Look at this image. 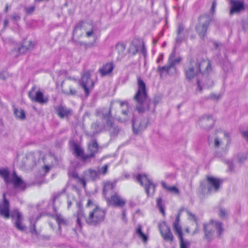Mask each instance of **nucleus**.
<instances>
[{
  "mask_svg": "<svg viewBox=\"0 0 248 248\" xmlns=\"http://www.w3.org/2000/svg\"><path fill=\"white\" fill-rule=\"evenodd\" d=\"M137 85L138 90L133 97L136 102L135 109L139 113H143L152 108L154 112L156 104L151 107L152 101L148 98L145 83L140 77L137 78Z\"/></svg>",
  "mask_w": 248,
  "mask_h": 248,
  "instance_id": "1",
  "label": "nucleus"
},
{
  "mask_svg": "<svg viewBox=\"0 0 248 248\" xmlns=\"http://www.w3.org/2000/svg\"><path fill=\"white\" fill-rule=\"evenodd\" d=\"M105 215V211L98 206L91 209L87 217L85 216L83 211L79 209L77 213V223L81 226L82 221L85 220L89 225L97 226L104 221Z\"/></svg>",
  "mask_w": 248,
  "mask_h": 248,
  "instance_id": "2",
  "label": "nucleus"
},
{
  "mask_svg": "<svg viewBox=\"0 0 248 248\" xmlns=\"http://www.w3.org/2000/svg\"><path fill=\"white\" fill-rule=\"evenodd\" d=\"M203 227L204 232L203 239L208 243H210L214 239L215 232L217 236L219 238L224 232L222 223L213 219L204 223Z\"/></svg>",
  "mask_w": 248,
  "mask_h": 248,
  "instance_id": "3",
  "label": "nucleus"
},
{
  "mask_svg": "<svg viewBox=\"0 0 248 248\" xmlns=\"http://www.w3.org/2000/svg\"><path fill=\"white\" fill-rule=\"evenodd\" d=\"M185 72L186 78L189 81H191L195 77H197L194 85L196 87V92L201 93L202 88V82L200 79L201 75L199 74L200 73L199 67H198V64L195 60L192 59L185 66Z\"/></svg>",
  "mask_w": 248,
  "mask_h": 248,
  "instance_id": "4",
  "label": "nucleus"
},
{
  "mask_svg": "<svg viewBox=\"0 0 248 248\" xmlns=\"http://www.w3.org/2000/svg\"><path fill=\"white\" fill-rule=\"evenodd\" d=\"M222 181L218 178L207 176L206 182H202L200 189L203 194L217 192L220 188Z\"/></svg>",
  "mask_w": 248,
  "mask_h": 248,
  "instance_id": "5",
  "label": "nucleus"
},
{
  "mask_svg": "<svg viewBox=\"0 0 248 248\" xmlns=\"http://www.w3.org/2000/svg\"><path fill=\"white\" fill-rule=\"evenodd\" d=\"M118 106L120 108H124V109L122 110V116L119 117L118 121L122 123L128 121L130 116L129 115L128 103L126 101H112L110 103V106L108 109L103 108L101 111L107 113H108V112H109V116H110V111L114 107Z\"/></svg>",
  "mask_w": 248,
  "mask_h": 248,
  "instance_id": "6",
  "label": "nucleus"
},
{
  "mask_svg": "<svg viewBox=\"0 0 248 248\" xmlns=\"http://www.w3.org/2000/svg\"><path fill=\"white\" fill-rule=\"evenodd\" d=\"M137 180L141 186L144 187L146 192L148 196L153 195L155 185L146 174H139L137 176Z\"/></svg>",
  "mask_w": 248,
  "mask_h": 248,
  "instance_id": "7",
  "label": "nucleus"
},
{
  "mask_svg": "<svg viewBox=\"0 0 248 248\" xmlns=\"http://www.w3.org/2000/svg\"><path fill=\"white\" fill-rule=\"evenodd\" d=\"M210 22V19L208 16H202L199 17L196 30L201 38H205Z\"/></svg>",
  "mask_w": 248,
  "mask_h": 248,
  "instance_id": "8",
  "label": "nucleus"
},
{
  "mask_svg": "<svg viewBox=\"0 0 248 248\" xmlns=\"http://www.w3.org/2000/svg\"><path fill=\"white\" fill-rule=\"evenodd\" d=\"M0 177H1L7 186L16 187V171L10 174L7 168L0 169Z\"/></svg>",
  "mask_w": 248,
  "mask_h": 248,
  "instance_id": "9",
  "label": "nucleus"
},
{
  "mask_svg": "<svg viewBox=\"0 0 248 248\" xmlns=\"http://www.w3.org/2000/svg\"><path fill=\"white\" fill-rule=\"evenodd\" d=\"M80 85L84 89L86 95H88L93 89L94 84L91 79V75L89 71L85 72L82 75Z\"/></svg>",
  "mask_w": 248,
  "mask_h": 248,
  "instance_id": "10",
  "label": "nucleus"
},
{
  "mask_svg": "<svg viewBox=\"0 0 248 248\" xmlns=\"http://www.w3.org/2000/svg\"><path fill=\"white\" fill-rule=\"evenodd\" d=\"M99 178V173L97 170L92 169H89L85 170L83 173V178L79 179L81 184L85 187L86 182L90 180L95 181Z\"/></svg>",
  "mask_w": 248,
  "mask_h": 248,
  "instance_id": "11",
  "label": "nucleus"
},
{
  "mask_svg": "<svg viewBox=\"0 0 248 248\" xmlns=\"http://www.w3.org/2000/svg\"><path fill=\"white\" fill-rule=\"evenodd\" d=\"M107 203L109 205L123 208L126 204V201L117 193L111 195L110 198H106Z\"/></svg>",
  "mask_w": 248,
  "mask_h": 248,
  "instance_id": "12",
  "label": "nucleus"
},
{
  "mask_svg": "<svg viewBox=\"0 0 248 248\" xmlns=\"http://www.w3.org/2000/svg\"><path fill=\"white\" fill-rule=\"evenodd\" d=\"M0 216L4 219L10 217V204L5 193L2 194V199H0Z\"/></svg>",
  "mask_w": 248,
  "mask_h": 248,
  "instance_id": "13",
  "label": "nucleus"
},
{
  "mask_svg": "<svg viewBox=\"0 0 248 248\" xmlns=\"http://www.w3.org/2000/svg\"><path fill=\"white\" fill-rule=\"evenodd\" d=\"M230 5L229 14L231 16L234 14H239L245 10V4L243 0H230Z\"/></svg>",
  "mask_w": 248,
  "mask_h": 248,
  "instance_id": "14",
  "label": "nucleus"
},
{
  "mask_svg": "<svg viewBox=\"0 0 248 248\" xmlns=\"http://www.w3.org/2000/svg\"><path fill=\"white\" fill-rule=\"evenodd\" d=\"M101 113L102 117L106 121V124L108 127V131L110 135L113 136H116L120 131V128L118 126L113 125V122L110 116H109V112L107 113L101 111Z\"/></svg>",
  "mask_w": 248,
  "mask_h": 248,
  "instance_id": "15",
  "label": "nucleus"
},
{
  "mask_svg": "<svg viewBox=\"0 0 248 248\" xmlns=\"http://www.w3.org/2000/svg\"><path fill=\"white\" fill-rule=\"evenodd\" d=\"M214 122L212 115L205 114L200 118L199 124L202 128L209 130L213 127Z\"/></svg>",
  "mask_w": 248,
  "mask_h": 248,
  "instance_id": "16",
  "label": "nucleus"
},
{
  "mask_svg": "<svg viewBox=\"0 0 248 248\" xmlns=\"http://www.w3.org/2000/svg\"><path fill=\"white\" fill-rule=\"evenodd\" d=\"M148 120L145 118L137 119L134 118L132 120V127L133 132L135 134H138L144 130L147 126Z\"/></svg>",
  "mask_w": 248,
  "mask_h": 248,
  "instance_id": "17",
  "label": "nucleus"
},
{
  "mask_svg": "<svg viewBox=\"0 0 248 248\" xmlns=\"http://www.w3.org/2000/svg\"><path fill=\"white\" fill-rule=\"evenodd\" d=\"M159 230L163 239L167 242L172 243L174 237L170 227L164 223L159 225Z\"/></svg>",
  "mask_w": 248,
  "mask_h": 248,
  "instance_id": "18",
  "label": "nucleus"
},
{
  "mask_svg": "<svg viewBox=\"0 0 248 248\" xmlns=\"http://www.w3.org/2000/svg\"><path fill=\"white\" fill-rule=\"evenodd\" d=\"M195 61L197 62L200 73L202 72L203 74L211 71V64L209 60L199 58Z\"/></svg>",
  "mask_w": 248,
  "mask_h": 248,
  "instance_id": "19",
  "label": "nucleus"
},
{
  "mask_svg": "<svg viewBox=\"0 0 248 248\" xmlns=\"http://www.w3.org/2000/svg\"><path fill=\"white\" fill-rule=\"evenodd\" d=\"M35 89V87H32L31 90L29 92V96L31 99L33 101H35L40 104L46 103L48 101L47 98H44L43 93L40 91H37L34 93V90Z\"/></svg>",
  "mask_w": 248,
  "mask_h": 248,
  "instance_id": "20",
  "label": "nucleus"
},
{
  "mask_svg": "<svg viewBox=\"0 0 248 248\" xmlns=\"http://www.w3.org/2000/svg\"><path fill=\"white\" fill-rule=\"evenodd\" d=\"M87 26H88L89 27V30L86 31V36L88 37L92 36L93 34V27L92 24H89L88 23L84 24L79 23L78 25H77L74 30L73 35L77 34L78 31H80L82 28H85L84 30L86 31L87 29Z\"/></svg>",
  "mask_w": 248,
  "mask_h": 248,
  "instance_id": "21",
  "label": "nucleus"
},
{
  "mask_svg": "<svg viewBox=\"0 0 248 248\" xmlns=\"http://www.w3.org/2000/svg\"><path fill=\"white\" fill-rule=\"evenodd\" d=\"M98 150V144L95 140L93 141L92 143L88 145V151L90 154L84 155L82 156V159L84 161L87 160L88 159L94 157L96 153Z\"/></svg>",
  "mask_w": 248,
  "mask_h": 248,
  "instance_id": "22",
  "label": "nucleus"
},
{
  "mask_svg": "<svg viewBox=\"0 0 248 248\" xmlns=\"http://www.w3.org/2000/svg\"><path fill=\"white\" fill-rule=\"evenodd\" d=\"M228 137V134L225 132H219L215 137L213 143L215 148H219L223 144V140L226 137Z\"/></svg>",
  "mask_w": 248,
  "mask_h": 248,
  "instance_id": "23",
  "label": "nucleus"
},
{
  "mask_svg": "<svg viewBox=\"0 0 248 248\" xmlns=\"http://www.w3.org/2000/svg\"><path fill=\"white\" fill-rule=\"evenodd\" d=\"M181 212L182 210H179L177 215L176 216L175 220L172 225L173 229L175 234L177 235L178 237L183 235L182 227L180 224V217Z\"/></svg>",
  "mask_w": 248,
  "mask_h": 248,
  "instance_id": "24",
  "label": "nucleus"
},
{
  "mask_svg": "<svg viewBox=\"0 0 248 248\" xmlns=\"http://www.w3.org/2000/svg\"><path fill=\"white\" fill-rule=\"evenodd\" d=\"M173 63L170 64L168 63V65L164 66H158L157 71L159 73L160 76L162 77L165 76L167 74L172 75L175 72L172 71Z\"/></svg>",
  "mask_w": 248,
  "mask_h": 248,
  "instance_id": "25",
  "label": "nucleus"
},
{
  "mask_svg": "<svg viewBox=\"0 0 248 248\" xmlns=\"http://www.w3.org/2000/svg\"><path fill=\"white\" fill-rule=\"evenodd\" d=\"M23 216L22 214L16 210V229L22 232H25L26 226L23 224Z\"/></svg>",
  "mask_w": 248,
  "mask_h": 248,
  "instance_id": "26",
  "label": "nucleus"
},
{
  "mask_svg": "<svg viewBox=\"0 0 248 248\" xmlns=\"http://www.w3.org/2000/svg\"><path fill=\"white\" fill-rule=\"evenodd\" d=\"M114 68L112 63H107L100 68L99 72L102 77H104L110 74Z\"/></svg>",
  "mask_w": 248,
  "mask_h": 248,
  "instance_id": "27",
  "label": "nucleus"
},
{
  "mask_svg": "<svg viewBox=\"0 0 248 248\" xmlns=\"http://www.w3.org/2000/svg\"><path fill=\"white\" fill-rule=\"evenodd\" d=\"M58 115L61 118L68 116L71 113V110L63 106H60L56 108Z\"/></svg>",
  "mask_w": 248,
  "mask_h": 248,
  "instance_id": "28",
  "label": "nucleus"
},
{
  "mask_svg": "<svg viewBox=\"0 0 248 248\" xmlns=\"http://www.w3.org/2000/svg\"><path fill=\"white\" fill-rule=\"evenodd\" d=\"M34 46V43L31 41H26L24 42L23 45L18 47V51L19 53H24L28 50L32 49Z\"/></svg>",
  "mask_w": 248,
  "mask_h": 248,
  "instance_id": "29",
  "label": "nucleus"
},
{
  "mask_svg": "<svg viewBox=\"0 0 248 248\" xmlns=\"http://www.w3.org/2000/svg\"><path fill=\"white\" fill-rule=\"evenodd\" d=\"M54 218L59 225V230L61 231V226L66 225L67 220L60 214H56Z\"/></svg>",
  "mask_w": 248,
  "mask_h": 248,
  "instance_id": "30",
  "label": "nucleus"
},
{
  "mask_svg": "<svg viewBox=\"0 0 248 248\" xmlns=\"http://www.w3.org/2000/svg\"><path fill=\"white\" fill-rule=\"evenodd\" d=\"M161 185L164 189H165L167 191H169L170 193H173L176 195H178L179 194V190L178 188H177L175 186H168L167 184L162 181L161 183Z\"/></svg>",
  "mask_w": 248,
  "mask_h": 248,
  "instance_id": "31",
  "label": "nucleus"
},
{
  "mask_svg": "<svg viewBox=\"0 0 248 248\" xmlns=\"http://www.w3.org/2000/svg\"><path fill=\"white\" fill-rule=\"evenodd\" d=\"M26 187V183L20 177L16 175V193L17 191H24Z\"/></svg>",
  "mask_w": 248,
  "mask_h": 248,
  "instance_id": "32",
  "label": "nucleus"
},
{
  "mask_svg": "<svg viewBox=\"0 0 248 248\" xmlns=\"http://www.w3.org/2000/svg\"><path fill=\"white\" fill-rule=\"evenodd\" d=\"M174 57V54L172 53L169 58L168 63L169 64H170L171 62L173 63V72H176V67H175V65L176 64H178L180 61H181V58L180 57H178L174 60H173Z\"/></svg>",
  "mask_w": 248,
  "mask_h": 248,
  "instance_id": "33",
  "label": "nucleus"
},
{
  "mask_svg": "<svg viewBox=\"0 0 248 248\" xmlns=\"http://www.w3.org/2000/svg\"><path fill=\"white\" fill-rule=\"evenodd\" d=\"M136 232L139 237L144 242H146L147 241L148 237L142 232L141 225H138L136 228Z\"/></svg>",
  "mask_w": 248,
  "mask_h": 248,
  "instance_id": "34",
  "label": "nucleus"
},
{
  "mask_svg": "<svg viewBox=\"0 0 248 248\" xmlns=\"http://www.w3.org/2000/svg\"><path fill=\"white\" fill-rule=\"evenodd\" d=\"M180 241V248H189L190 246V243L188 240L184 239L183 235L178 237Z\"/></svg>",
  "mask_w": 248,
  "mask_h": 248,
  "instance_id": "35",
  "label": "nucleus"
},
{
  "mask_svg": "<svg viewBox=\"0 0 248 248\" xmlns=\"http://www.w3.org/2000/svg\"><path fill=\"white\" fill-rule=\"evenodd\" d=\"M236 158L239 163H242L248 159V155L245 153H239L236 156Z\"/></svg>",
  "mask_w": 248,
  "mask_h": 248,
  "instance_id": "36",
  "label": "nucleus"
},
{
  "mask_svg": "<svg viewBox=\"0 0 248 248\" xmlns=\"http://www.w3.org/2000/svg\"><path fill=\"white\" fill-rule=\"evenodd\" d=\"M114 187V185L111 182H107L104 185L103 193L104 195L109 190H112Z\"/></svg>",
  "mask_w": 248,
  "mask_h": 248,
  "instance_id": "37",
  "label": "nucleus"
},
{
  "mask_svg": "<svg viewBox=\"0 0 248 248\" xmlns=\"http://www.w3.org/2000/svg\"><path fill=\"white\" fill-rule=\"evenodd\" d=\"M74 153L77 156H80L82 158V156L84 155L83 150L78 145L75 144L74 146Z\"/></svg>",
  "mask_w": 248,
  "mask_h": 248,
  "instance_id": "38",
  "label": "nucleus"
},
{
  "mask_svg": "<svg viewBox=\"0 0 248 248\" xmlns=\"http://www.w3.org/2000/svg\"><path fill=\"white\" fill-rule=\"evenodd\" d=\"M125 49V45L123 44H118L116 46V50L121 56H123Z\"/></svg>",
  "mask_w": 248,
  "mask_h": 248,
  "instance_id": "39",
  "label": "nucleus"
},
{
  "mask_svg": "<svg viewBox=\"0 0 248 248\" xmlns=\"http://www.w3.org/2000/svg\"><path fill=\"white\" fill-rule=\"evenodd\" d=\"M108 164H106L102 167H98L97 168V172L99 173V175L100 176V174L106 175L108 172Z\"/></svg>",
  "mask_w": 248,
  "mask_h": 248,
  "instance_id": "40",
  "label": "nucleus"
},
{
  "mask_svg": "<svg viewBox=\"0 0 248 248\" xmlns=\"http://www.w3.org/2000/svg\"><path fill=\"white\" fill-rule=\"evenodd\" d=\"M31 225L30 227V232L32 234V235L38 236L39 235V233L36 231L35 229V223L32 224V222L31 219Z\"/></svg>",
  "mask_w": 248,
  "mask_h": 248,
  "instance_id": "41",
  "label": "nucleus"
},
{
  "mask_svg": "<svg viewBox=\"0 0 248 248\" xmlns=\"http://www.w3.org/2000/svg\"><path fill=\"white\" fill-rule=\"evenodd\" d=\"M157 205L159 209L160 212L163 215H165V210L164 209L163 204L162 203V200L161 198H158L156 200Z\"/></svg>",
  "mask_w": 248,
  "mask_h": 248,
  "instance_id": "42",
  "label": "nucleus"
},
{
  "mask_svg": "<svg viewBox=\"0 0 248 248\" xmlns=\"http://www.w3.org/2000/svg\"><path fill=\"white\" fill-rule=\"evenodd\" d=\"M62 92L67 94V95H75L77 93V91L76 90L74 89L72 87H69V92L67 90H62Z\"/></svg>",
  "mask_w": 248,
  "mask_h": 248,
  "instance_id": "43",
  "label": "nucleus"
},
{
  "mask_svg": "<svg viewBox=\"0 0 248 248\" xmlns=\"http://www.w3.org/2000/svg\"><path fill=\"white\" fill-rule=\"evenodd\" d=\"M129 52L132 53L133 55L136 54L139 51L137 47L134 44H131L129 47Z\"/></svg>",
  "mask_w": 248,
  "mask_h": 248,
  "instance_id": "44",
  "label": "nucleus"
},
{
  "mask_svg": "<svg viewBox=\"0 0 248 248\" xmlns=\"http://www.w3.org/2000/svg\"><path fill=\"white\" fill-rule=\"evenodd\" d=\"M242 24L243 29L246 31H248V17L242 20Z\"/></svg>",
  "mask_w": 248,
  "mask_h": 248,
  "instance_id": "45",
  "label": "nucleus"
},
{
  "mask_svg": "<svg viewBox=\"0 0 248 248\" xmlns=\"http://www.w3.org/2000/svg\"><path fill=\"white\" fill-rule=\"evenodd\" d=\"M18 114V117L23 120H24L26 118V115L24 111L23 110H20L19 111H17V110L16 109V114Z\"/></svg>",
  "mask_w": 248,
  "mask_h": 248,
  "instance_id": "46",
  "label": "nucleus"
},
{
  "mask_svg": "<svg viewBox=\"0 0 248 248\" xmlns=\"http://www.w3.org/2000/svg\"><path fill=\"white\" fill-rule=\"evenodd\" d=\"M227 215V211L224 208H220L219 212V216L220 217L223 218L225 217Z\"/></svg>",
  "mask_w": 248,
  "mask_h": 248,
  "instance_id": "47",
  "label": "nucleus"
},
{
  "mask_svg": "<svg viewBox=\"0 0 248 248\" xmlns=\"http://www.w3.org/2000/svg\"><path fill=\"white\" fill-rule=\"evenodd\" d=\"M71 176L77 179V182L81 184V182L79 181V179L83 178V175L81 177H79L78 174L76 172H73L71 174Z\"/></svg>",
  "mask_w": 248,
  "mask_h": 248,
  "instance_id": "48",
  "label": "nucleus"
},
{
  "mask_svg": "<svg viewBox=\"0 0 248 248\" xmlns=\"http://www.w3.org/2000/svg\"><path fill=\"white\" fill-rule=\"evenodd\" d=\"M186 212L188 216V218L189 219L193 220L195 223L196 222H198L197 220V218L194 214H193L192 213H191L190 211H189L188 210L186 211Z\"/></svg>",
  "mask_w": 248,
  "mask_h": 248,
  "instance_id": "49",
  "label": "nucleus"
},
{
  "mask_svg": "<svg viewBox=\"0 0 248 248\" xmlns=\"http://www.w3.org/2000/svg\"><path fill=\"white\" fill-rule=\"evenodd\" d=\"M35 8V7L34 6H31L28 7H26L25 8V11L28 14H31L34 12Z\"/></svg>",
  "mask_w": 248,
  "mask_h": 248,
  "instance_id": "50",
  "label": "nucleus"
},
{
  "mask_svg": "<svg viewBox=\"0 0 248 248\" xmlns=\"http://www.w3.org/2000/svg\"><path fill=\"white\" fill-rule=\"evenodd\" d=\"M220 97L221 96L219 95H217V94H211L209 95V98L210 99H212L213 100H218V99H220Z\"/></svg>",
  "mask_w": 248,
  "mask_h": 248,
  "instance_id": "51",
  "label": "nucleus"
},
{
  "mask_svg": "<svg viewBox=\"0 0 248 248\" xmlns=\"http://www.w3.org/2000/svg\"><path fill=\"white\" fill-rule=\"evenodd\" d=\"M184 30V27L182 24H179L177 30V35L179 36Z\"/></svg>",
  "mask_w": 248,
  "mask_h": 248,
  "instance_id": "52",
  "label": "nucleus"
},
{
  "mask_svg": "<svg viewBox=\"0 0 248 248\" xmlns=\"http://www.w3.org/2000/svg\"><path fill=\"white\" fill-rule=\"evenodd\" d=\"M213 85V81L210 79H208L206 81V82L204 83L203 84L204 86L207 87V88L212 86Z\"/></svg>",
  "mask_w": 248,
  "mask_h": 248,
  "instance_id": "53",
  "label": "nucleus"
},
{
  "mask_svg": "<svg viewBox=\"0 0 248 248\" xmlns=\"http://www.w3.org/2000/svg\"><path fill=\"white\" fill-rule=\"evenodd\" d=\"M242 135L243 137L246 140V141L248 142V130L243 131L242 133Z\"/></svg>",
  "mask_w": 248,
  "mask_h": 248,
  "instance_id": "54",
  "label": "nucleus"
},
{
  "mask_svg": "<svg viewBox=\"0 0 248 248\" xmlns=\"http://www.w3.org/2000/svg\"><path fill=\"white\" fill-rule=\"evenodd\" d=\"M227 164H228V167H229L230 170H231V171L233 170L234 168V164H233V163L230 161H229L227 162Z\"/></svg>",
  "mask_w": 248,
  "mask_h": 248,
  "instance_id": "55",
  "label": "nucleus"
},
{
  "mask_svg": "<svg viewBox=\"0 0 248 248\" xmlns=\"http://www.w3.org/2000/svg\"><path fill=\"white\" fill-rule=\"evenodd\" d=\"M195 224H196V228H195V230L192 232V235H195L196 233H199V232L200 231V229H199V227L198 222H196L195 223Z\"/></svg>",
  "mask_w": 248,
  "mask_h": 248,
  "instance_id": "56",
  "label": "nucleus"
},
{
  "mask_svg": "<svg viewBox=\"0 0 248 248\" xmlns=\"http://www.w3.org/2000/svg\"><path fill=\"white\" fill-rule=\"evenodd\" d=\"M183 37L181 36V34L178 36L176 38V42L177 43H180L183 40Z\"/></svg>",
  "mask_w": 248,
  "mask_h": 248,
  "instance_id": "57",
  "label": "nucleus"
},
{
  "mask_svg": "<svg viewBox=\"0 0 248 248\" xmlns=\"http://www.w3.org/2000/svg\"><path fill=\"white\" fill-rule=\"evenodd\" d=\"M122 219L126 222L127 221V219L126 218V213L125 211L123 210L122 213Z\"/></svg>",
  "mask_w": 248,
  "mask_h": 248,
  "instance_id": "58",
  "label": "nucleus"
},
{
  "mask_svg": "<svg viewBox=\"0 0 248 248\" xmlns=\"http://www.w3.org/2000/svg\"><path fill=\"white\" fill-rule=\"evenodd\" d=\"M93 201L89 199L88 201V202L87 203L86 206L87 207H90V206H93Z\"/></svg>",
  "mask_w": 248,
  "mask_h": 248,
  "instance_id": "59",
  "label": "nucleus"
},
{
  "mask_svg": "<svg viewBox=\"0 0 248 248\" xmlns=\"http://www.w3.org/2000/svg\"><path fill=\"white\" fill-rule=\"evenodd\" d=\"M141 51L144 55H145L146 50H145V46H144L143 44H142V46H141Z\"/></svg>",
  "mask_w": 248,
  "mask_h": 248,
  "instance_id": "60",
  "label": "nucleus"
},
{
  "mask_svg": "<svg viewBox=\"0 0 248 248\" xmlns=\"http://www.w3.org/2000/svg\"><path fill=\"white\" fill-rule=\"evenodd\" d=\"M6 73L5 72L0 73V78L5 79L6 78Z\"/></svg>",
  "mask_w": 248,
  "mask_h": 248,
  "instance_id": "61",
  "label": "nucleus"
},
{
  "mask_svg": "<svg viewBox=\"0 0 248 248\" xmlns=\"http://www.w3.org/2000/svg\"><path fill=\"white\" fill-rule=\"evenodd\" d=\"M163 60V54H161L160 56L156 60V62L159 63L160 62L162 61Z\"/></svg>",
  "mask_w": 248,
  "mask_h": 248,
  "instance_id": "62",
  "label": "nucleus"
},
{
  "mask_svg": "<svg viewBox=\"0 0 248 248\" xmlns=\"http://www.w3.org/2000/svg\"><path fill=\"white\" fill-rule=\"evenodd\" d=\"M216 5V3L215 1H214L212 3V10L213 11L215 10Z\"/></svg>",
  "mask_w": 248,
  "mask_h": 248,
  "instance_id": "63",
  "label": "nucleus"
},
{
  "mask_svg": "<svg viewBox=\"0 0 248 248\" xmlns=\"http://www.w3.org/2000/svg\"><path fill=\"white\" fill-rule=\"evenodd\" d=\"M3 24H4V27H6L8 24V21L7 19H5L4 20Z\"/></svg>",
  "mask_w": 248,
  "mask_h": 248,
  "instance_id": "64",
  "label": "nucleus"
}]
</instances>
